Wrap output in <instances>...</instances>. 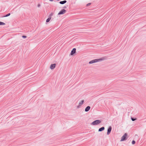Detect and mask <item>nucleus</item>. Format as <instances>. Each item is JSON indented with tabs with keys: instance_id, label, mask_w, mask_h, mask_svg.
<instances>
[{
	"instance_id": "5",
	"label": "nucleus",
	"mask_w": 146,
	"mask_h": 146,
	"mask_svg": "<svg viewBox=\"0 0 146 146\" xmlns=\"http://www.w3.org/2000/svg\"><path fill=\"white\" fill-rule=\"evenodd\" d=\"M56 64H51L50 66V68L51 70L54 69L56 67Z\"/></svg>"
},
{
	"instance_id": "1",
	"label": "nucleus",
	"mask_w": 146,
	"mask_h": 146,
	"mask_svg": "<svg viewBox=\"0 0 146 146\" xmlns=\"http://www.w3.org/2000/svg\"><path fill=\"white\" fill-rule=\"evenodd\" d=\"M102 60V59H95L90 61L89 63L90 64H91L100 61Z\"/></svg>"
},
{
	"instance_id": "15",
	"label": "nucleus",
	"mask_w": 146,
	"mask_h": 146,
	"mask_svg": "<svg viewBox=\"0 0 146 146\" xmlns=\"http://www.w3.org/2000/svg\"><path fill=\"white\" fill-rule=\"evenodd\" d=\"M135 143V141L133 140L132 142V144L134 145V144Z\"/></svg>"
},
{
	"instance_id": "7",
	"label": "nucleus",
	"mask_w": 146,
	"mask_h": 146,
	"mask_svg": "<svg viewBox=\"0 0 146 146\" xmlns=\"http://www.w3.org/2000/svg\"><path fill=\"white\" fill-rule=\"evenodd\" d=\"M76 52V49L75 48H73L72 50L71 51V53H70V55H73Z\"/></svg>"
},
{
	"instance_id": "12",
	"label": "nucleus",
	"mask_w": 146,
	"mask_h": 146,
	"mask_svg": "<svg viewBox=\"0 0 146 146\" xmlns=\"http://www.w3.org/2000/svg\"><path fill=\"white\" fill-rule=\"evenodd\" d=\"M51 19V17H50L47 19L46 20V22L47 23L49 22L50 21Z\"/></svg>"
},
{
	"instance_id": "11",
	"label": "nucleus",
	"mask_w": 146,
	"mask_h": 146,
	"mask_svg": "<svg viewBox=\"0 0 146 146\" xmlns=\"http://www.w3.org/2000/svg\"><path fill=\"white\" fill-rule=\"evenodd\" d=\"M66 2V1H63L60 2V4H63Z\"/></svg>"
},
{
	"instance_id": "4",
	"label": "nucleus",
	"mask_w": 146,
	"mask_h": 146,
	"mask_svg": "<svg viewBox=\"0 0 146 146\" xmlns=\"http://www.w3.org/2000/svg\"><path fill=\"white\" fill-rule=\"evenodd\" d=\"M127 136V134L126 133H125L124 135L122 137L121 139V141H123L124 140Z\"/></svg>"
},
{
	"instance_id": "13",
	"label": "nucleus",
	"mask_w": 146,
	"mask_h": 146,
	"mask_svg": "<svg viewBox=\"0 0 146 146\" xmlns=\"http://www.w3.org/2000/svg\"><path fill=\"white\" fill-rule=\"evenodd\" d=\"M5 24V23L2 22H0V25H4Z\"/></svg>"
},
{
	"instance_id": "19",
	"label": "nucleus",
	"mask_w": 146,
	"mask_h": 146,
	"mask_svg": "<svg viewBox=\"0 0 146 146\" xmlns=\"http://www.w3.org/2000/svg\"><path fill=\"white\" fill-rule=\"evenodd\" d=\"M53 15V14L52 13H51L50 15V16L51 17L52 15Z\"/></svg>"
},
{
	"instance_id": "2",
	"label": "nucleus",
	"mask_w": 146,
	"mask_h": 146,
	"mask_svg": "<svg viewBox=\"0 0 146 146\" xmlns=\"http://www.w3.org/2000/svg\"><path fill=\"white\" fill-rule=\"evenodd\" d=\"M101 121L99 120H97L91 123V125H96L100 123Z\"/></svg>"
},
{
	"instance_id": "18",
	"label": "nucleus",
	"mask_w": 146,
	"mask_h": 146,
	"mask_svg": "<svg viewBox=\"0 0 146 146\" xmlns=\"http://www.w3.org/2000/svg\"><path fill=\"white\" fill-rule=\"evenodd\" d=\"M131 120H132V121H135V120H136V119H133V118H131Z\"/></svg>"
},
{
	"instance_id": "16",
	"label": "nucleus",
	"mask_w": 146,
	"mask_h": 146,
	"mask_svg": "<svg viewBox=\"0 0 146 146\" xmlns=\"http://www.w3.org/2000/svg\"><path fill=\"white\" fill-rule=\"evenodd\" d=\"M10 15V13H8V14H7V15H6L5 16H4V17H8Z\"/></svg>"
},
{
	"instance_id": "3",
	"label": "nucleus",
	"mask_w": 146,
	"mask_h": 146,
	"mask_svg": "<svg viewBox=\"0 0 146 146\" xmlns=\"http://www.w3.org/2000/svg\"><path fill=\"white\" fill-rule=\"evenodd\" d=\"M66 12V11L64 9H62L58 13V15H63L65 14Z\"/></svg>"
},
{
	"instance_id": "17",
	"label": "nucleus",
	"mask_w": 146,
	"mask_h": 146,
	"mask_svg": "<svg viewBox=\"0 0 146 146\" xmlns=\"http://www.w3.org/2000/svg\"><path fill=\"white\" fill-rule=\"evenodd\" d=\"M22 37L23 38H26L27 37V36H26L23 35V36H22Z\"/></svg>"
},
{
	"instance_id": "9",
	"label": "nucleus",
	"mask_w": 146,
	"mask_h": 146,
	"mask_svg": "<svg viewBox=\"0 0 146 146\" xmlns=\"http://www.w3.org/2000/svg\"><path fill=\"white\" fill-rule=\"evenodd\" d=\"M90 106H88L86 108L85 111H88L90 109Z\"/></svg>"
},
{
	"instance_id": "14",
	"label": "nucleus",
	"mask_w": 146,
	"mask_h": 146,
	"mask_svg": "<svg viewBox=\"0 0 146 146\" xmlns=\"http://www.w3.org/2000/svg\"><path fill=\"white\" fill-rule=\"evenodd\" d=\"M91 3H89L88 4H87V5H86V6H90L91 5Z\"/></svg>"
},
{
	"instance_id": "8",
	"label": "nucleus",
	"mask_w": 146,
	"mask_h": 146,
	"mask_svg": "<svg viewBox=\"0 0 146 146\" xmlns=\"http://www.w3.org/2000/svg\"><path fill=\"white\" fill-rule=\"evenodd\" d=\"M111 126L110 127L108 130V132H107V134L109 135L111 131Z\"/></svg>"
},
{
	"instance_id": "6",
	"label": "nucleus",
	"mask_w": 146,
	"mask_h": 146,
	"mask_svg": "<svg viewBox=\"0 0 146 146\" xmlns=\"http://www.w3.org/2000/svg\"><path fill=\"white\" fill-rule=\"evenodd\" d=\"M84 102V100H82L80 102H79V105L77 106V108H80V106L83 104Z\"/></svg>"
},
{
	"instance_id": "10",
	"label": "nucleus",
	"mask_w": 146,
	"mask_h": 146,
	"mask_svg": "<svg viewBox=\"0 0 146 146\" xmlns=\"http://www.w3.org/2000/svg\"><path fill=\"white\" fill-rule=\"evenodd\" d=\"M104 129H105V128L104 127H102L99 129L98 131H102L104 130Z\"/></svg>"
},
{
	"instance_id": "20",
	"label": "nucleus",
	"mask_w": 146,
	"mask_h": 146,
	"mask_svg": "<svg viewBox=\"0 0 146 146\" xmlns=\"http://www.w3.org/2000/svg\"><path fill=\"white\" fill-rule=\"evenodd\" d=\"M40 6V4H38V7H39Z\"/></svg>"
}]
</instances>
